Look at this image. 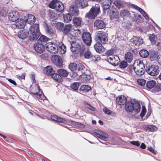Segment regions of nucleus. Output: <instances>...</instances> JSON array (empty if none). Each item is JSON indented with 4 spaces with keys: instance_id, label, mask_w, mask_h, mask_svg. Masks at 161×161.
<instances>
[{
    "instance_id": "f257e3e1",
    "label": "nucleus",
    "mask_w": 161,
    "mask_h": 161,
    "mask_svg": "<svg viewBox=\"0 0 161 161\" xmlns=\"http://www.w3.org/2000/svg\"><path fill=\"white\" fill-rule=\"evenodd\" d=\"M64 34L73 37H79L81 36V32L78 29H75L74 25L69 24L64 27L63 29Z\"/></svg>"
},
{
    "instance_id": "f03ea898",
    "label": "nucleus",
    "mask_w": 161,
    "mask_h": 161,
    "mask_svg": "<svg viewBox=\"0 0 161 161\" xmlns=\"http://www.w3.org/2000/svg\"><path fill=\"white\" fill-rule=\"evenodd\" d=\"M51 118L52 120L54 121L60 123H62L69 125H75L80 129H83L85 127V125L83 124L69 120H66L56 115L51 116Z\"/></svg>"
},
{
    "instance_id": "7ed1b4c3",
    "label": "nucleus",
    "mask_w": 161,
    "mask_h": 161,
    "mask_svg": "<svg viewBox=\"0 0 161 161\" xmlns=\"http://www.w3.org/2000/svg\"><path fill=\"white\" fill-rule=\"evenodd\" d=\"M30 92L31 93L37 98L41 100H44L46 99L42 91L40 89L39 86L36 81H33L31 86Z\"/></svg>"
},
{
    "instance_id": "20e7f679",
    "label": "nucleus",
    "mask_w": 161,
    "mask_h": 161,
    "mask_svg": "<svg viewBox=\"0 0 161 161\" xmlns=\"http://www.w3.org/2000/svg\"><path fill=\"white\" fill-rule=\"evenodd\" d=\"M39 29V26L38 24H35L31 26L29 29L30 35L29 37L31 41L37 40L39 37L40 34L38 32Z\"/></svg>"
},
{
    "instance_id": "39448f33",
    "label": "nucleus",
    "mask_w": 161,
    "mask_h": 161,
    "mask_svg": "<svg viewBox=\"0 0 161 161\" xmlns=\"http://www.w3.org/2000/svg\"><path fill=\"white\" fill-rule=\"evenodd\" d=\"M125 109L129 112L133 110L136 112L138 113L140 110L141 106L139 103L138 102H134L133 103L129 101L126 103Z\"/></svg>"
},
{
    "instance_id": "423d86ee",
    "label": "nucleus",
    "mask_w": 161,
    "mask_h": 161,
    "mask_svg": "<svg viewBox=\"0 0 161 161\" xmlns=\"http://www.w3.org/2000/svg\"><path fill=\"white\" fill-rule=\"evenodd\" d=\"M144 68L143 63L141 60L137 59L135 61L133 69L137 75H142L145 72Z\"/></svg>"
},
{
    "instance_id": "0eeeda50",
    "label": "nucleus",
    "mask_w": 161,
    "mask_h": 161,
    "mask_svg": "<svg viewBox=\"0 0 161 161\" xmlns=\"http://www.w3.org/2000/svg\"><path fill=\"white\" fill-rule=\"evenodd\" d=\"M48 7L60 12L62 11L64 9L62 3L58 0H53L49 3Z\"/></svg>"
},
{
    "instance_id": "6e6552de",
    "label": "nucleus",
    "mask_w": 161,
    "mask_h": 161,
    "mask_svg": "<svg viewBox=\"0 0 161 161\" xmlns=\"http://www.w3.org/2000/svg\"><path fill=\"white\" fill-rule=\"evenodd\" d=\"M96 40L97 43L105 44L108 40L107 35L104 32L99 31L97 33Z\"/></svg>"
},
{
    "instance_id": "1a4fd4ad",
    "label": "nucleus",
    "mask_w": 161,
    "mask_h": 161,
    "mask_svg": "<svg viewBox=\"0 0 161 161\" xmlns=\"http://www.w3.org/2000/svg\"><path fill=\"white\" fill-rule=\"evenodd\" d=\"M100 11V7L99 4H96L93 7L89 12L86 14V16L89 18L93 19L97 16Z\"/></svg>"
},
{
    "instance_id": "9d476101",
    "label": "nucleus",
    "mask_w": 161,
    "mask_h": 161,
    "mask_svg": "<svg viewBox=\"0 0 161 161\" xmlns=\"http://www.w3.org/2000/svg\"><path fill=\"white\" fill-rule=\"evenodd\" d=\"M92 134L94 136L104 141H107L109 136L107 133L100 130H95Z\"/></svg>"
},
{
    "instance_id": "9b49d317",
    "label": "nucleus",
    "mask_w": 161,
    "mask_h": 161,
    "mask_svg": "<svg viewBox=\"0 0 161 161\" xmlns=\"http://www.w3.org/2000/svg\"><path fill=\"white\" fill-rule=\"evenodd\" d=\"M147 72L152 76L158 75L159 72V67L157 65H152L146 69Z\"/></svg>"
},
{
    "instance_id": "f8f14e48",
    "label": "nucleus",
    "mask_w": 161,
    "mask_h": 161,
    "mask_svg": "<svg viewBox=\"0 0 161 161\" xmlns=\"http://www.w3.org/2000/svg\"><path fill=\"white\" fill-rule=\"evenodd\" d=\"M20 17V13L17 10H13L9 13L8 15V20L13 22H15Z\"/></svg>"
},
{
    "instance_id": "ddd939ff",
    "label": "nucleus",
    "mask_w": 161,
    "mask_h": 161,
    "mask_svg": "<svg viewBox=\"0 0 161 161\" xmlns=\"http://www.w3.org/2000/svg\"><path fill=\"white\" fill-rule=\"evenodd\" d=\"M47 50L49 52L56 53L58 51V47L57 44L52 42H48L46 44Z\"/></svg>"
},
{
    "instance_id": "4468645a",
    "label": "nucleus",
    "mask_w": 161,
    "mask_h": 161,
    "mask_svg": "<svg viewBox=\"0 0 161 161\" xmlns=\"http://www.w3.org/2000/svg\"><path fill=\"white\" fill-rule=\"evenodd\" d=\"M107 59L108 62L114 66L118 65L119 62V57L115 55L108 56L107 57Z\"/></svg>"
},
{
    "instance_id": "2eb2a0df",
    "label": "nucleus",
    "mask_w": 161,
    "mask_h": 161,
    "mask_svg": "<svg viewBox=\"0 0 161 161\" xmlns=\"http://www.w3.org/2000/svg\"><path fill=\"white\" fill-rule=\"evenodd\" d=\"M82 39L84 42L88 46L91 43L92 38L90 33L88 32H85L82 34Z\"/></svg>"
},
{
    "instance_id": "dca6fc26",
    "label": "nucleus",
    "mask_w": 161,
    "mask_h": 161,
    "mask_svg": "<svg viewBox=\"0 0 161 161\" xmlns=\"http://www.w3.org/2000/svg\"><path fill=\"white\" fill-rule=\"evenodd\" d=\"M52 61L53 63L57 66L61 67L63 65V59L60 56L57 55L53 56L52 58Z\"/></svg>"
},
{
    "instance_id": "f3484780",
    "label": "nucleus",
    "mask_w": 161,
    "mask_h": 161,
    "mask_svg": "<svg viewBox=\"0 0 161 161\" xmlns=\"http://www.w3.org/2000/svg\"><path fill=\"white\" fill-rule=\"evenodd\" d=\"M81 46L80 43L77 42H72L71 43L70 49L73 52H78L81 49Z\"/></svg>"
},
{
    "instance_id": "a211bd4d",
    "label": "nucleus",
    "mask_w": 161,
    "mask_h": 161,
    "mask_svg": "<svg viewBox=\"0 0 161 161\" xmlns=\"http://www.w3.org/2000/svg\"><path fill=\"white\" fill-rule=\"evenodd\" d=\"M34 47L36 51L39 53H42L45 50L44 45L41 43H36L34 45Z\"/></svg>"
},
{
    "instance_id": "6ab92c4d",
    "label": "nucleus",
    "mask_w": 161,
    "mask_h": 161,
    "mask_svg": "<svg viewBox=\"0 0 161 161\" xmlns=\"http://www.w3.org/2000/svg\"><path fill=\"white\" fill-rule=\"evenodd\" d=\"M131 42L136 45L139 46L142 45L143 43L142 38L138 36H133L131 39Z\"/></svg>"
},
{
    "instance_id": "aec40b11",
    "label": "nucleus",
    "mask_w": 161,
    "mask_h": 161,
    "mask_svg": "<svg viewBox=\"0 0 161 161\" xmlns=\"http://www.w3.org/2000/svg\"><path fill=\"white\" fill-rule=\"evenodd\" d=\"M15 22V25L17 28L22 29L25 26V20L22 18H19Z\"/></svg>"
},
{
    "instance_id": "412c9836",
    "label": "nucleus",
    "mask_w": 161,
    "mask_h": 161,
    "mask_svg": "<svg viewBox=\"0 0 161 161\" xmlns=\"http://www.w3.org/2000/svg\"><path fill=\"white\" fill-rule=\"evenodd\" d=\"M149 59L152 61L158 59V58L159 56H158V53L154 50H151L149 51Z\"/></svg>"
},
{
    "instance_id": "4be33fe9",
    "label": "nucleus",
    "mask_w": 161,
    "mask_h": 161,
    "mask_svg": "<svg viewBox=\"0 0 161 161\" xmlns=\"http://www.w3.org/2000/svg\"><path fill=\"white\" fill-rule=\"evenodd\" d=\"M69 12L73 16H77L79 14V10L75 5H72L70 8Z\"/></svg>"
},
{
    "instance_id": "5701e85b",
    "label": "nucleus",
    "mask_w": 161,
    "mask_h": 161,
    "mask_svg": "<svg viewBox=\"0 0 161 161\" xmlns=\"http://www.w3.org/2000/svg\"><path fill=\"white\" fill-rule=\"evenodd\" d=\"M29 36L28 32L25 30L20 31L18 34V36L20 38L23 39Z\"/></svg>"
},
{
    "instance_id": "b1692460",
    "label": "nucleus",
    "mask_w": 161,
    "mask_h": 161,
    "mask_svg": "<svg viewBox=\"0 0 161 161\" xmlns=\"http://www.w3.org/2000/svg\"><path fill=\"white\" fill-rule=\"evenodd\" d=\"M100 43L97 42L94 46V47L97 52L102 53L105 51V48Z\"/></svg>"
},
{
    "instance_id": "393cba45",
    "label": "nucleus",
    "mask_w": 161,
    "mask_h": 161,
    "mask_svg": "<svg viewBox=\"0 0 161 161\" xmlns=\"http://www.w3.org/2000/svg\"><path fill=\"white\" fill-rule=\"evenodd\" d=\"M111 2V0H102V3L103 9L104 10L107 9L109 10L110 8H109L110 7Z\"/></svg>"
},
{
    "instance_id": "a878e982",
    "label": "nucleus",
    "mask_w": 161,
    "mask_h": 161,
    "mask_svg": "<svg viewBox=\"0 0 161 161\" xmlns=\"http://www.w3.org/2000/svg\"><path fill=\"white\" fill-rule=\"evenodd\" d=\"M127 101L126 98L124 96H119L116 99L117 103L119 105H123Z\"/></svg>"
},
{
    "instance_id": "bb28decb",
    "label": "nucleus",
    "mask_w": 161,
    "mask_h": 161,
    "mask_svg": "<svg viewBox=\"0 0 161 161\" xmlns=\"http://www.w3.org/2000/svg\"><path fill=\"white\" fill-rule=\"evenodd\" d=\"M94 25L99 29H101L104 28L105 26V24L101 20H97L94 23Z\"/></svg>"
},
{
    "instance_id": "cd10ccee",
    "label": "nucleus",
    "mask_w": 161,
    "mask_h": 161,
    "mask_svg": "<svg viewBox=\"0 0 161 161\" xmlns=\"http://www.w3.org/2000/svg\"><path fill=\"white\" fill-rule=\"evenodd\" d=\"M132 6L134 8L138 10L146 19H149L148 16L142 9L135 5H133Z\"/></svg>"
},
{
    "instance_id": "c85d7f7f",
    "label": "nucleus",
    "mask_w": 161,
    "mask_h": 161,
    "mask_svg": "<svg viewBox=\"0 0 161 161\" xmlns=\"http://www.w3.org/2000/svg\"><path fill=\"white\" fill-rule=\"evenodd\" d=\"M132 6L134 8L138 10L146 19H149L148 16L142 9L135 5H133Z\"/></svg>"
},
{
    "instance_id": "c756f323",
    "label": "nucleus",
    "mask_w": 161,
    "mask_h": 161,
    "mask_svg": "<svg viewBox=\"0 0 161 161\" xmlns=\"http://www.w3.org/2000/svg\"><path fill=\"white\" fill-rule=\"evenodd\" d=\"M157 83L156 81L153 80H151L148 81L146 83L147 87L150 89L154 88L157 86Z\"/></svg>"
},
{
    "instance_id": "7c9ffc66",
    "label": "nucleus",
    "mask_w": 161,
    "mask_h": 161,
    "mask_svg": "<svg viewBox=\"0 0 161 161\" xmlns=\"http://www.w3.org/2000/svg\"><path fill=\"white\" fill-rule=\"evenodd\" d=\"M112 11H108L111 19L113 18H117L119 15V13L116 11L114 8H112Z\"/></svg>"
},
{
    "instance_id": "2f4dec72",
    "label": "nucleus",
    "mask_w": 161,
    "mask_h": 161,
    "mask_svg": "<svg viewBox=\"0 0 161 161\" xmlns=\"http://www.w3.org/2000/svg\"><path fill=\"white\" fill-rule=\"evenodd\" d=\"M43 71L44 73L47 75H52L54 73V70L50 66H48L45 67Z\"/></svg>"
},
{
    "instance_id": "473e14b6",
    "label": "nucleus",
    "mask_w": 161,
    "mask_h": 161,
    "mask_svg": "<svg viewBox=\"0 0 161 161\" xmlns=\"http://www.w3.org/2000/svg\"><path fill=\"white\" fill-rule=\"evenodd\" d=\"M80 55L81 57L84 56L86 58H89L92 57V53L89 51H87L85 52H83L82 51H80Z\"/></svg>"
},
{
    "instance_id": "72a5a7b5",
    "label": "nucleus",
    "mask_w": 161,
    "mask_h": 161,
    "mask_svg": "<svg viewBox=\"0 0 161 161\" xmlns=\"http://www.w3.org/2000/svg\"><path fill=\"white\" fill-rule=\"evenodd\" d=\"M78 68L77 69V72H74L73 75L74 77L76 76L77 75H79L81 74L82 73V70H83L85 68L84 66L81 64H78Z\"/></svg>"
},
{
    "instance_id": "f704fd0d",
    "label": "nucleus",
    "mask_w": 161,
    "mask_h": 161,
    "mask_svg": "<svg viewBox=\"0 0 161 161\" xmlns=\"http://www.w3.org/2000/svg\"><path fill=\"white\" fill-rule=\"evenodd\" d=\"M36 18L32 14H28L27 18L26 19V22L29 24H31L35 22Z\"/></svg>"
},
{
    "instance_id": "c9c22d12",
    "label": "nucleus",
    "mask_w": 161,
    "mask_h": 161,
    "mask_svg": "<svg viewBox=\"0 0 161 161\" xmlns=\"http://www.w3.org/2000/svg\"><path fill=\"white\" fill-rule=\"evenodd\" d=\"M91 89L90 86L87 85H82L79 89V91L82 92L86 93L88 92Z\"/></svg>"
},
{
    "instance_id": "e433bc0d",
    "label": "nucleus",
    "mask_w": 161,
    "mask_h": 161,
    "mask_svg": "<svg viewBox=\"0 0 161 161\" xmlns=\"http://www.w3.org/2000/svg\"><path fill=\"white\" fill-rule=\"evenodd\" d=\"M125 58L127 62L130 63L133 60V55L131 52H127L125 54Z\"/></svg>"
},
{
    "instance_id": "4c0bfd02",
    "label": "nucleus",
    "mask_w": 161,
    "mask_h": 161,
    "mask_svg": "<svg viewBox=\"0 0 161 161\" xmlns=\"http://www.w3.org/2000/svg\"><path fill=\"white\" fill-rule=\"evenodd\" d=\"M149 39L152 44H155L157 41V37L154 34L148 35Z\"/></svg>"
},
{
    "instance_id": "58836bf2",
    "label": "nucleus",
    "mask_w": 161,
    "mask_h": 161,
    "mask_svg": "<svg viewBox=\"0 0 161 161\" xmlns=\"http://www.w3.org/2000/svg\"><path fill=\"white\" fill-rule=\"evenodd\" d=\"M58 51L62 54L66 52V47L63 43H61L59 44Z\"/></svg>"
},
{
    "instance_id": "ea45409f",
    "label": "nucleus",
    "mask_w": 161,
    "mask_h": 161,
    "mask_svg": "<svg viewBox=\"0 0 161 161\" xmlns=\"http://www.w3.org/2000/svg\"><path fill=\"white\" fill-rule=\"evenodd\" d=\"M79 75L80 76V80L82 83L87 82L89 80V76L88 75H86L84 74L82 75L80 74Z\"/></svg>"
},
{
    "instance_id": "a19ab883",
    "label": "nucleus",
    "mask_w": 161,
    "mask_h": 161,
    "mask_svg": "<svg viewBox=\"0 0 161 161\" xmlns=\"http://www.w3.org/2000/svg\"><path fill=\"white\" fill-rule=\"evenodd\" d=\"M75 3L78 5V4L80 5L82 8H85L87 5V3L86 0H76Z\"/></svg>"
},
{
    "instance_id": "79ce46f5",
    "label": "nucleus",
    "mask_w": 161,
    "mask_h": 161,
    "mask_svg": "<svg viewBox=\"0 0 161 161\" xmlns=\"http://www.w3.org/2000/svg\"><path fill=\"white\" fill-rule=\"evenodd\" d=\"M149 53L146 50L142 49L139 51V54L141 57L146 58L148 56Z\"/></svg>"
},
{
    "instance_id": "37998d69",
    "label": "nucleus",
    "mask_w": 161,
    "mask_h": 161,
    "mask_svg": "<svg viewBox=\"0 0 161 161\" xmlns=\"http://www.w3.org/2000/svg\"><path fill=\"white\" fill-rule=\"evenodd\" d=\"M51 75L52 78L56 81L61 82L63 80L62 77L59 74L53 73Z\"/></svg>"
},
{
    "instance_id": "c03bdc74",
    "label": "nucleus",
    "mask_w": 161,
    "mask_h": 161,
    "mask_svg": "<svg viewBox=\"0 0 161 161\" xmlns=\"http://www.w3.org/2000/svg\"><path fill=\"white\" fill-rule=\"evenodd\" d=\"M103 112L106 114L110 115H111L113 116L116 117V114L108 109L106 108H104L103 109Z\"/></svg>"
},
{
    "instance_id": "a18cd8bd",
    "label": "nucleus",
    "mask_w": 161,
    "mask_h": 161,
    "mask_svg": "<svg viewBox=\"0 0 161 161\" xmlns=\"http://www.w3.org/2000/svg\"><path fill=\"white\" fill-rule=\"evenodd\" d=\"M81 18L79 17H76L73 19L74 24L76 26H80L81 23Z\"/></svg>"
},
{
    "instance_id": "49530a36",
    "label": "nucleus",
    "mask_w": 161,
    "mask_h": 161,
    "mask_svg": "<svg viewBox=\"0 0 161 161\" xmlns=\"http://www.w3.org/2000/svg\"><path fill=\"white\" fill-rule=\"evenodd\" d=\"M64 21L66 23H68L71 21L72 17L69 14H66L64 16Z\"/></svg>"
},
{
    "instance_id": "de8ad7c7",
    "label": "nucleus",
    "mask_w": 161,
    "mask_h": 161,
    "mask_svg": "<svg viewBox=\"0 0 161 161\" xmlns=\"http://www.w3.org/2000/svg\"><path fill=\"white\" fill-rule=\"evenodd\" d=\"M58 73L60 75L66 77L68 75V73L67 71L64 69H59L58 70Z\"/></svg>"
},
{
    "instance_id": "09e8293b",
    "label": "nucleus",
    "mask_w": 161,
    "mask_h": 161,
    "mask_svg": "<svg viewBox=\"0 0 161 161\" xmlns=\"http://www.w3.org/2000/svg\"><path fill=\"white\" fill-rule=\"evenodd\" d=\"M55 27L57 30L62 31L63 29V27L64 28V24L61 22H57L56 23Z\"/></svg>"
},
{
    "instance_id": "8fccbe9b",
    "label": "nucleus",
    "mask_w": 161,
    "mask_h": 161,
    "mask_svg": "<svg viewBox=\"0 0 161 161\" xmlns=\"http://www.w3.org/2000/svg\"><path fill=\"white\" fill-rule=\"evenodd\" d=\"M80 83L78 82H74L71 84L70 86V87L71 89L75 91L78 90Z\"/></svg>"
},
{
    "instance_id": "3c124183",
    "label": "nucleus",
    "mask_w": 161,
    "mask_h": 161,
    "mask_svg": "<svg viewBox=\"0 0 161 161\" xmlns=\"http://www.w3.org/2000/svg\"><path fill=\"white\" fill-rule=\"evenodd\" d=\"M69 68L71 71H77V65L74 63H72L70 64L69 65Z\"/></svg>"
},
{
    "instance_id": "603ef678",
    "label": "nucleus",
    "mask_w": 161,
    "mask_h": 161,
    "mask_svg": "<svg viewBox=\"0 0 161 161\" xmlns=\"http://www.w3.org/2000/svg\"><path fill=\"white\" fill-rule=\"evenodd\" d=\"M130 14L129 12L125 10H123L121 11L120 13V16L123 17L125 16H128Z\"/></svg>"
},
{
    "instance_id": "864d4df0",
    "label": "nucleus",
    "mask_w": 161,
    "mask_h": 161,
    "mask_svg": "<svg viewBox=\"0 0 161 161\" xmlns=\"http://www.w3.org/2000/svg\"><path fill=\"white\" fill-rule=\"evenodd\" d=\"M157 130V127L153 125H148L147 128V130L152 132L156 131Z\"/></svg>"
},
{
    "instance_id": "5fc2aeb1",
    "label": "nucleus",
    "mask_w": 161,
    "mask_h": 161,
    "mask_svg": "<svg viewBox=\"0 0 161 161\" xmlns=\"http://www.w3.org/2000/svg\"><path fill=\"white\" fill-rule=\"evenodd\" d=\"M137 82L139 85L143 86L145 85L146 81L144 79H140L137 80Z\"/></svg>"
},
{
    "instance_id": "6e6d98bb",
    "label": "nucleus",
    "mask_w": 161,
    "mask_h": 161,
    "mask_svg": "<svg viewBox=\"0 0 161 161\" xmlns=\"http://www.w3.org/2000/svg\"><path fill=\"white\" fill-rule=\"evenodd\" d=\"M48 38L45 36L42 35L38 39V41L40 42H47L48 41Z\"/></svg>"
},
{
    "instance_id": "4d7b16f0",
    "label": "nucleus",
    "mask_w": 161,
    "mask_h": 161,
    "mask_svg": "<svg viewBox=\"0 0 161 161\" xmlns=\"http://www.w3.org/2000/svg\"><path fill=\"white\" fill-rule=\"evenodd\" d=\"M127 66V64L126 61H123L120 62L119 64V67L122 69L125 68Z\"/></svg>"
},
{
    "instance_id": "13d9d810",
    "label": "nucleus",
    "mask_w": 161,
    "mask_h": 161,
    "mask_svg": "<svg viewBox=\"0 0 161 161\" xmlns=\"http://www.w3.org/2000/svg\"><path fill=\"white\" fill-rule=\"evenodd\" d=\"M49 15L50 18L52 19H55L57 17V14L53 12L52 11L49 12Z\"/></svg>"
},
{
    "instance_id": "bf43d9fd",
    "label": "nucleus",
    "mask_w": 161,
    "mask_h": 161,
    "mask_svg": "<svg viewBox=\"0 0 161 161\" xmlns=\"http://www.w3.org/2000/svg\"><path fill=\"white\" fill-rule=\"evenodd\" d=\"M146 109L145 107L144 106L142 107V110L141 113L140 114V116L142 117H143L146 113Z\"/></svg>"
},
{
    "instance_id": "052dcab7",
    "label": "nucleus",
    "mask_w": 161,
    "mask_h": 161,
    "mask_svg": "<svg viewBox=\"0 0 161 161\" xmlns=\"http://www.w3.org/2000/svg\"><path fill=\"white\" fill-rule=\"evenodd\" d=\"M7 13V11L4 9H1L0 10V14L2 16H5Z\"/></svg>"
},
{
    "instance_id": "680f3d73",
    "label": "nucleus",
    "mask_w": 161,
    "mask_h": 161,
    "mask_svg": "<svg viewBox=\"0 0 161 161\" xmlns=\"http://www.w3.org/2000/svg\"><path fill=\"white\" fill-rule=\"evenodd\" d=\"M47 30L50 34H53L54 33L53 31L52 28L50 26H47Z\"/></svg>"
},
{
    "instance_id": "e2e57ef3",
    "label": "nucleus",
    "mask_w": 161,
    "mask_h": 161,
    "mask_svg": "<svg viewBox=\"0 0 161 161\" xmlns=\"http://www.w3.org/2000/svg\"><path fill=\"white\" fill-rule=\"evenodd\" d=\"M130 143L131 144L137 146H139L140 145V143L138 141H132L130 142Z\"/></svg>"
},
{
    "instance_id": "0e129e2a",
    "label": "nucleus",
    "mask_w": 161,
    "mask_h": 161,
    "mask_svg": "<svg viewBox=\"0 0 161 161\" xmlns=\"http://www.w3.org/2000/svg\"><path fill=\"white\" fill-rule=\"evenodd\" d=\"M114 53V50L113 49H110L107 51L106 52V53L108 56L112 55V54Z\"/></svg>"
},
{
    "instance_id": "69168bd1",
    "label": "nucleus",
    "mask_w": 161,
    "mask_h": 161,
    "mask_svg": "<svg viewBox=\"0 0 161 161\" xmlns=\"http://www.w3.org/2000/svg\"><path fill=\"white\" fill-rule=\"evenodd\" d=\"M86 107L87 108L92 111H94L95 109V108L93 107L89 104H87L86 105Z\"/></svg>"
},
{
    "instance_id": "338daca9",
    "label": "nucleus",
    "mask_w": 161,
    "mask_h": 161,
    "mask_svg": "<svg viewBox=\"0 0 161 161\" xmlns=\"http://www.w3.org/2000/svg\"><path fill=\"white\" fill-rule=\"evenodd\" d=\"M147 150L150 152H151L154 154H156V152L153 149L152 147H147Z\"/></svg>"
},
{
    "instance_id": "774afa93",
    "label": "nucleus",
    "mask_w": 161,
    "mask_h": 161,
    "mask_svg": "<svg viewBox=\"0 0 161 161\" xmlns=\"http://www.w3.org/2000/svg\"><path fill=\"white\" fill-rule=\"evenodd\" d=\"M114 4L117 7L119 8L121 7L122 6L121 4L117 1H115L114 2Z\"/></svg>"
}]
</instances>
